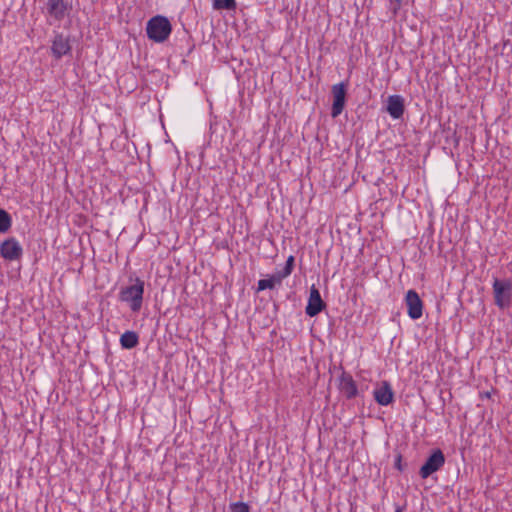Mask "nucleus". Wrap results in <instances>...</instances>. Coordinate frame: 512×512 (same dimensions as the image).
Instances as JSON below:
<instances>
[{
    "mask_svg": "<svg viewBox=\"0 0 512 512\" xmlns=\"http://www.w3.org/2000/svg\"><path fill=\"white\" fill-rule=\"evenodd\" d=\"M12 225V218L10 214L4 210L0 209V233L7 232Z\"/></svg>",
    "mask_w": 512,
    "mask_h": 512,
    "instance_id": "16",
    "label": "nucleus"
},
{
    "mask_svg": "<svg viewBox=\"0 0 512 512\" xmlns=\"http://www.w3.org/2000/svg\"><path fill=\"white\" fill-rule=\"evenodd\" d=\"M235 7V0H213V8L216 10H232Z\"/></svg>",
    "mask_w": 512,
    "mask_h": 512,
    "instance_id": "17",
    "label": "nucleus"
},
{
    "mask_svg": "<svg viewBox=\"0 0 512 512\" xmlns=\"http://www.w3.org/2000/svg\"><path fill=\"white\" fill-rule=\"evenodd\" d=\"M172 26L169 20L162 15L152 17L146 25V33L149 39L161 43L171 34Z\"/></svg>",
    "mask_w": 512,
    "mask_h": 512,
    "instance_id": "2",
    "label": "nucleus"
},
{
    "mask_svg": "<svg viewBox=\"0 0 512 512\" xmlns=\"http://www.w3.org/2000/svg\"><path fill=\"white\" fill-rule=\"evenodd\" d=\"M375 401L382 406L391 404L394 400V392L388 381H382L373 391Z\"/></svg>",
    "mask_w": 512,
    "mask_h": 512,
    "instance_id": "9",
    "label": "nucleus"
},
{
    "mask_svg": "<svg viewBox=\"0 0 512 512\" xmlns=\"http://www.w3.org/2000/svg\"><path fill=\"white\" fill-rule=\"evenodd\" d=\"M400 461H401V456L398 457L397 459V463H396V466L399 470H401V465H400Z\"/></svg>",
    "mask_w": 512,
    "mask_h": 512,
    "instance_id": "21",
    "label": "nucleus"
},
{
    "mask_svg": "<svg viewBox=\"0 0 512 512\" xmlns=\"http://www.w3.org/2000/svg\"><path fill=\"white\" fill-rule=\"evenodd\" d=\"M407 312L411 319L421 318L423 312V302L415 290H408L405 296Z\"/></svg>",
    "mask_w": 512,
    "mask_h": 512,
    "instance_id": "7",
    "label": "nucleus"
},
{
    "mask_svg": "<svg viewBox=\"0 0 512 512\" xmlns=\"http://www.w3.org/2000/svg\"><path fill=\"white\" fill-rule=\"evenodd\" d=\"M47 13L56 21H61L69 12V5L65 0H48Z\"/></svg>",
    "mask_w": 512,
    "mask_h": 512,
    "instance_id": "10",
    "label": "nucleus"
},
{
    "mask_svg": "<svg viewBox=\"0 0 512 512\" xmlns=\"http://www.w3.org/2000/svg\"><path fill=\"white\" fill-rule=\"evenodd\" d=\"M333 103L331 108V116L333 118L338 117L344 107L347 95V83L341 82L332 86Z\"/></svg>",
    "mask_w": 512,
    "mask_h": 512,
    "instance_id": "5",
    "label": "nucleus"
},
{
    "mask_svg": "<svg viewBox=\"0 0 512 512\" xmlns=\"http://www.w3.org/2000/svg\"><path fill=\"white\" fill-rule=\"evenodd\" d=\"M144 281L136 278L134 283L121 289L119 299L129 304L133 312H138L143 303Z\"/></svg>",
    "mask_w": 512,
    "mask_h": 512,
    "instance_id": "1",
    "label": "nucleus"
},
{
    "mask_svg": "<svg viewBox=\"0 0 512 512\" xmlns=\"http://www.w3.org/2000/svg\"><path fill=\"white\" fill-rule=\"evenodd\" d=\"M232 512H249V506L243 502H237L231 504Z\"/></svg>",
    "mask_w": 512,
    "mask_h": 512,
    "instance_id": "19",
    "label": "nucleus"
},
{
    "mask_svg": "<svg viewBox=\"0 0 512 512\" xmlns=\"http://www.w3.org/2000/svg\"><path fill=\"white\" fill-rule=\"evenodd\" d=\"M402 511H403V507H401V506L396 507L395 512H402Z\"/></svg>",
    "mask_w": 512,
    "mask_h": 512,
    "instance_id": "22",
    "label": "nucleus"
},
{
    "mask_svg": "<svg viewBox=\"0 0 512 512\" xmlns=\"http://www.w3.org/2000/svg\"><path fill=\"white\" fill-rule=\"evenodd\" d=\"M325 308L326 303L322 300L319 290L315 287V285H312L310 288L308 303L305 308L306 314L310 317H314L317 316Z\"/></svg>",
    "mask_w": 512,
    "mask_h": 512,
    "instance_id": "8",
    "label": "nucleus"
},
{
    "mask_svg": "<svg viewBox=\"0 0 512 512\" xmlns=\"http://www.w3.org/2000/svg\"><path fill=\"white\" fill-rule=\"evenodd\" d=\"M51 52L56 59L69 54L71 52L69 38L62 33H57L52 41Z\"/></svg>",
    "mask_w": 512,
    "mask_h": 512,
    "instance_id": "11",
    "label": "nucleus"
},
{
    "mask_svg": "<svg viewBox=\"0 0 512 512\" xmlns=\"http://www.w3.org/2000/svg\"><path fill=\"white\" fill-rule=\"evenodd\" d=\"M139 343V336L134 331H126L120 337V344L124 349H133Z\"/></svg>",
    "mask_w": 512,
    "mask_h": 512,
    "instance_id": "15",
    "label": "nucleus"
},
{
    "mask_svg": "<svg viewBox=\"0 0 512 512\" xmlns=\"http://www.w3.org/2000/svg\"><path fill=\"white\" fill-rule=\"evenodd\" d=\"M445 464V456L440 449L432 451L431 455L426 459L425 463L419 470L422 479L428 478L430 475L438 471Z\"/></svg>",
    "mask_w": 512,
    "mask_h": 512,
    "instance_id": "4",
    "label": "nucleus"
},
{
    "mask_svg": "<svg viewBox=\"0 0 512 512\" xmlns=\"http://www.w3.org/2000/svg\"><path fill=\"white\" fill-rule=\"evenodd\" d=\"M386 111L393 119H400L405 111L403 97L400 95H390L387 99Z\"/></svg>",
    "mask_w": 512,
    "mask_h": 512,
    "instance_id": "12",
    "label": "nucleus"
},
{
    "mask_svg": "<svg viewBox=\"0 0 512 512\" xmlns=\"http://www.w3.org/2000/svg\"><path fill=\"white\" fill-rule=\"evenodd\" d=\"M339 388L347 399L355 398L358 394L356 382L353 380L350 374L345 372H343L340 377Z\"/></svg>",
    "mask_w": 512,
    "mask_h": 512,
    "instance_id": "13",
    "label": "nucleus"
},
{
    "mask_svg": "<svg viewBox=\"0 0 512 512\" xmlns=\"http://www.w3.org/2000/svg\"><path fill=\"white\" fill-rule=\"evenodd\" d=\"M23 249L19 242L11 237L0 244V255L8 261L19 260L22 257Z\"/></svg>",
    "mask_w": 512,
    "mask_h": 512,
    "instance_id": "6",
    "label": "nucleus"
},
{
    "mask_svg": "<svg viewBox=\"0 0 512 512\" xmlns=\"http://www.w3.org/2000/svg\"><path fill=\"white\" fill-rule=\"evenodd\" d=\"M403 0H389V9L393 13V15H396L399 9L401 8Z\"/></svg>",
    "mask_w": 512,
    "mask_h": 512,
    "instance_id": "20",
    "label": "nucleus"
},
{
    "mask_svg": "<svg viewBox=\"0 0 512 512\" xmlns=\"http://www.w3.org/2000/svg\"><path fill=\"white\" fill-rule=\"evenodd\" d=\"M286 276H283V273L279 270L276 271L273 275L268 279H260L258 281V291H263L265 289H273L277 284L280 285L282 280L285 279Z\"/></svg>",
    "mask_w": 512,
    "mask_h": 512,
    "instance_id": "14",
    "label": "nucleus"
},
{
    "mask_svg": "<svg viewBox=\"0 0 512 512\" xmlns=\"http://www.w3.org/2000/svg\"><path fill=\"white\" fill-rule=\"evenodd\" d=\"M494 303L500 309H506L512 303V281L495 278L492 284Z\"/></svg>",
    "mask_w": 512,
    "mask_h": 512,
    "instance_id": "3",
    "label": "nucleus"
},
{
    "mask_svg": "<svg viewBox=\"0 0 512 512\" xmlns=\"http://www.w3.org/2000/svg\"><path fill=\"white\" fill-rule=\"evenodd\" d=\"M294 261H295V259L292 255L288 257L284 268L282 270H280L283 273V276L288 277L292 273L293 267H294Z\"/></svg>",
    "mask_w": 512,
    "mask_h": 512,
    "instance_id": "18",
    "label": "nucleus"
}]
</instances>
